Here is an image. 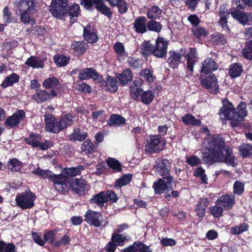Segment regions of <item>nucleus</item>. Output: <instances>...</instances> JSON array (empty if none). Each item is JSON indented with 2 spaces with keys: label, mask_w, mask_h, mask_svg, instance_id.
Segmentation results:
<instances>
[{
  "label": "nucleus",
  "mask_w": 252,
  "mask_h": 252,
  "mask_svg": "<svg viewBox=\"0 0 252 252\" xmlns=\"http://www.w3.org/2000/svg\"><path fill=\"white\" fill-rule=\"evenodd\" d=\"M204 150L208 152H202L203 160L209 164L216 162H224L233 167L236 164L237 159L232 155L231 149L225 145L223 138L218 135H212L204 139L202 143Z\"/></svg>",
  "instance_id": "nucleus-1"
},
{
  "label": "nucleus",
  "mask_w": 252,
  "mask_h": 252,
  "mask_svg": "<svg viewBox=\"0 0 252 252\" xmlns=\"http://www.w3.org/2000/svg\"><path fill=\"white\" fill-rule=\"evenodd\" d=\"M32 173L43 179H48L54 183L55 189L59 192L64 193L66 189L67 178L63 174L55 175L48 170H43L38 167L32 170Z\"/></svg>",
  "instance_id": "nucleus-2"
},
{
  "label": "nucleus",
  "mask_w": 252,
  "mask_h": 252,
  "mask_svg": "<svg viewBox=\"0 0 252 252\" xmlns=\"http://www.w3.org/2000/svg\"><path fill=\"white\" fill-rule=\"evenodd\" d=\"M36 196L30 190L18 193L15 197L17 205L23 210L32 208L34 206Z\"/></svg>",
  "instance_id": "nucleus-3"
},
{
  "label": "nucleus",
  "mask_w": 252,
  "mask_h": 252,
  "mask_svg": "<svg viewBox=\"0 0 252 252\" xmlns=\"http://www.w3.org/2000/svg\"><path fill=\"white\" fill-rule=\"evenodd\" d=\"M68 1V0H52L49 11L53 16L58 19H62L67 14L65 8L67 6Z\"/></svg>",
  "instance_id": "nucleus-4"
},
{
  "label": "nucleus",
  "mask_w": 252,
  "mask_h": 252,
  "mask_svg": "<svg viewBox=\"0 0 252 252\" xmlns=\"http://www.w3.org/2000/svg\"><path fill=\"white\" fill-rule=\"evenodd\" d=\"M163 146L160 135H151L147 140L145 151L147 154L158 153L163 149Z\"/></svg>",
  "instance_id": "nucleus-5"
},
{
  "label": "nucleus",
  "mask_w": 252,
  "mask_h": 252,
  "mask_svg": "<svg viewBox=\"0 0 252 252\" xmlns=\"http://www.w3.org/2000/svg\"><path fill=\"white\" fill-rule=\"evenodd\" d=\"M85 220L91 225L95 227H100L104 221L102 215L91 210L87 211L84 216Z\"/></svg>",
  "instance_id": "nucleus-6"
},
{
  "label": "nucleus",
  "mask_w": 252,
  "mask_h": 252,
  "mask_svg": "<svg viewBox=\"0 0 252 252\" xmlns=\"http://www.w3.org/2000/svg\"><path fill=\"white\" fill-rule=\"evenodd\" d=\"M247 114L246 104L243 102L240 103L237 109L234 110V116L230 122L231 126L236 127L239 126Z\"/></svg>",
  "instance_id": "nucleus-7"
},
{
  "label": "nucleus",
  "mask_w": 252,
  "mask_h": 252,
  "mask_svg": "<svg viewBox=\"0 0 252 252\" xmlns=\"http://www.w3.org/2000/svg\"><path fill=\"white\" fill-rule=\"evenodd\" d=\"M173 183V178L171 176L164 177L159 179L153 185V188L157 194H160L165 190L171 189Z\"/></svg>",
  "instance_id": "nucleus-8"
},
{
  "label": "nucleus",
  "mask_w": 252,
  "mask_h": 252,
  "mask_svg": "<svg viewBox=\"0 0 252 252\" xmlns=\"http://www.w3.org/2000/svg\"><path fill=\"white\" fill-rule=\"evenodd\" d=\"M202 86L213 94H216L219 90V85L215 75H211L205 78H201L200 81Z\"/></svg>",
  "instance_id": "nucleus-9"
},
{
  "label": "nucleus",
  "mask_w": 252,
  "mask_h": 252,
  "mask_svg": "<svg viewBox=\"0 0 252 252\" xmlns=\"http://www.w3.org/2000/svg\"><path fill=\"white\" fill-rule=\"evenodd\" d=\"M168 41L162 37H158L156 40V45L154 47L153 55L158 58H163L167 53Z\"/></svg>",
  "instance_id": "nucleus-10"
},
{
  "label": "nucleus",
  "mask_w": 252,
  "mask_h": 252,
  "mask_svg": "<svg viewBox=\"0 0 252 252\" xmlns=\"http://www.w3.org/2000/svg\"><path fill=\"white\" fill-rule=\"evenodd\" d=\"M223 107L220 109L219 114L222 120H230L234 116V107L233 105L227 100L222 101Z\"/></svg>",
  "instance_id": "nucleus-11"
},
{
  "label": "nucleus",
  "mask_w": 252,
  "mask_h": 252,
  "mask_svg": "<svg viewBox=\"0 0 252 252\" xmlns=\"http://www.w3.org/2000/svg\"><path fill=\"white\" fill-rule=\"evenodd\" d=\"M15 4L20 12L32 13L36 8L35 0H16Z\"/></svg>",
  "instance_id": "nucleus-12"
},
{
  "label": "nucleus",
  "mask_w": 252,
  "mask_h": 252,
  "mask_svg": "<svg viewBox=\"0 0 252 252\" xmlns=\"http://www.w3.org/2000/svg\"><path fill=\"white\" fill-rule=\"evenodd\" d=\"M25 117V112L23 110H18L6 118L5 125L10 128L13 127L17 126Z\"/></svg>",
  "instance_id": "nucleus-13"
},
{
  "label": "nucleus",
  "mask_w": 252,
  "mask_h": 252,
  "mask_svg": "<svg viewBox=\"0 0 252 252\" xmlns=\"http://www.w3.org/2000/svg\"><path fill=\"white\" fill-rule=\"evenodd\" d=\"M155 170L158 175L163 176L168 174L170 164L167 159L158 158L156 161V164L154 166Z\"/></svg>",
  "instance_id": "nucleus-14"
},
{
  "label": "nucleus",
  "mask_w": 252,
  "mask_h": 252,
  "mask_svg": "<svg viewBox=\"0 0 252 252\" xmlns=\"http://www.w3.org/2000/svg\"><path fill=\"white\" fill-rule=\"evenodd\" d=\"M57 94L55 90H52L50 93L45 90H40L32 95V98L38 103L42 102L51 99L56 96Z\"/></svg>",
  "instance_id": "nucleus-15"
},
{
  "label": "nucleus",
  "mask_w": 252,
  "mask_h": 252,
  "mask_svg": "<svg viewBox=\"0 0 252 252\" xmlns=\"http://www.w3.org/2000/svg\"><path fill=\"white\" fill-rule=\"evenodd\" d=\"M45 128L48 132L58 133L60 132L58 126V121L50 114L46 115L44 116Z\"/></svg>",
  "instance_id": "nucleus-16"
},
{
  "label": "nucleus",
  "mask_w": 252,
  "mask_h": 252,
  "mask_svg": "<svg viewBox=\"0 0 252 252\" xmlns=\"http://www.w3.org/2000/svg\"><path fill=\"white\" fill-rule=\"evenodd\" d=\"M71 185L73 190L80 195H84L89 189L86 181L82 179H75Z\"/></svg>",
  "instance_id": "nucleus-17"
},
{
  "label": "nucleus",
  "mask_w": 252,
  "mask_h": 252,
  "mask_svg": "<svg viewBox=\"0 0 252 252\" xmlns=\"http://www.w3.org/2000/svg\"><path fill=\"white\" fill-rule=\"evenodd\" d=\"M231 14L233 18L243 25L252 22V13H246L243 11L236 9L232 11Z\"/></svg>",
  "instance_id": "nucleus-18"
},
{
  "label": "nucleus",
  "mask_w": 252,
  "mask_h": 252,
  "mask_svg": "<svg viewBox=\"0 0 252 252\" xmlns=\"http://www.w3.org/2000/svg\"><path fill=\"white\" fill-rule=\"evenodd\" d=\"M217 200L218 204H220L224 209L228 210L231 209L235 203V198L233 195H223Z\"/></svg>",
  "instance_id": "nucleus-19"
},
{
  "label": "nucleus",
  "mask_w": 252,
  "mask_h": 252,
  "mask_svg": "<svg viewBox=\"0 0 252 252\" xmlns=\"http://www.w3.org/2000/svg\"><path fill=\"white\" fill-rule=\"evenodd\" d=\"M84 38L88 43H93L98 40L96 31L93 26L88 25L84 28Z\"/></svg>",
  "instance_id": "nucleus-20"
},
{
  "label": "nucleus",
  "mask_w": 252,
  "mask_h": 252,
  "mask_svg": "<svg viewBox=\"0 0 252 252\" xmlns=\"http://www.w3.org/2000/svg\"><path fill=\"white\" fill-rule=\"evenodd\" d=\"M187 59V67L191 75L193 71L194 65L197 61V55L195 49L190 48L185 56Z\"/></svg>",
  "instance_id": "nucleus-21"
},
{
  "label": "nucleus",
  "mask_w": 252,
  "mask_h": 252,
  "mask_svg": "<svg viewBox=\"0 0 252 252\" xmlns=\"http://www.w3.org/2000/svg\"><path fill=\"white\" fill-rule=\"evenodd\" d=\"M84 169L83 166H79L77 167H71L64 168L62 173L60 174H63V177L67 178V182L66 183V189H67L68 184L69 183V178L68 176L73 177L79 175L81 171Z\"/></svg>",
  "instance_id": "nucleus-22"
},
{
  "label": "nucleus",
  "mask_w": 252,
  "mask_h": 252,
  "mask_svg": "<svg viewBox=\"0 0 252 252\" xmlns=\"http://www.w3.org/2000/svg\"><path fill=\"white\" fill-rule=\"evenodd\" d=\"M181 55L175 51H170L167 63L170 67L173 68H177L181 63Z\"/></svg>",
  "instance_id": "nucleus-23"
},
{
  "label": "nucleus",
  "mask_w": 252,
  "mask_h": 252,
  "mask_svg": "<svg viewBox=\"0 0 252 252\" xmlns=\"http://www.w3.org/2000/svg\"><path fill=\"white\" fill-rule=\"evenodd\" d=\"M79 78L81 80H86L88 78L97 80L98 79V74L94 69L86 68L79 71Z\"/></svg>",
  "instance_id": "nucleus-24"
},
{
  "label": "nucleus",
  "mask_w": 252,
  "mask_h": 252,
  "mask_svg": "<svg viewBox=\"0 0 252 252\" xmlns=\"http://www.w3.org/2000/svg\"><path fill=\"white\" fill-rule=\"evenodd\" d=\"M74 119V117L70 114H67L61 117L60 120L58 121L60 131L72 125L73 123Z\"/></svg>",
  "instance_id": "nucleus-25"
},
{
  "label": "nucleus",
  "mask_w": 252,
  "mask_h": 252,
  "mask_svg": "<svg viewBox=\"0 0 252 252\" xmlns=\"http://www.w3.org/2000/svg\"><path fill=\"white\" fill-rule=\"evenodd\" d=\"M135 31L139 33H143L147 31L146 19L141 16L137 18L133 24Z\"/></svg>",
  "instance_id": "nucleus-26"
},
{
  "label": "nucleus",
  "mask_w": 252,
  "mask_h": 252,
  "mask_svg": "<svg viewBox=\"0 0 252 252\" xmlns=\"http://www.w3.org/2000/svg\"><path fill=\"white\" fill-rule=\"evenodd\" d=\"M217 69V66L214 60L212 58H208L203 62L201 71L205 74H207Z\"/></svg>",
  "instance_id": "nucleus-27"
},
{
  "label": "nucleus",
  "mask_w": 252,
  "mask_h": 252,
  "mask_svg": "<svg viewBox=\"0 0 252 252\" xmlns=\"http://www.w3.org/2000/svg\"><path fill=\"white\" fill-rule=\"evenodd\" d=\"M25 64L32 68H43L44 66V61L40 58L31 56L27 59Z\"/></svg>",
  "instance_id": "nucleus-28"
},
{
  "label": "nucleus",
  "mask_w": 252,
  "mask_h": 252,
  "mask_svg": "<svg viewBox=\"0 0 252 252\" xmlns=\"http://www.w3.org/2000/svg\"><path fill=\"white\" fill-rule=\"evenodd\" d=\"M219 14L220 16V19L219 21L220 25L223 29L225 30H228L227 27V17L229 14V12L227 11L225 7L223 6H221L219 8Z\"/></svg>",
  "instance_id": "nucleus-29"
},
{
  "label": "nucleus",
  "mask_w": 252,
  "mask_h": 252,
  "mask_svg": "<svg viewBox=\"0 0 252 252\" xmlns=\"http://www.w3.org/2000/svg\"><path fill=\"white\" fill-rule=\"evenodd\" d=\"M208 205V201L207 198H201L195 208L196 215L199 218H202L205 214V209Z\"/></svg>",
  "instance_id": "nucleus-30"
},
{
  "label": "nucleus",
  "mask_w": 252,
  "mask_h": 252,
  "mask_svg": "<svg viewBox=\"0 0 252 252\" xmlns=\"http://www.w3.org/2000/svg\"><path fill=\"white\" fill-rule=\"evenodd\" d=\"M19 76L15 73H12L7 76L1 84V87L6 88L8 87L12 86L14 84L17 83L19 80Z\"/></svg>",
  "instance_id": "nucleus-31"
},
{
  "label": "nucleus",
  "mask_w": 252,
  "mask_h": 252,
  "mask_svg": "<svg viewBox=\"0 0 252 252\" xmlns=\"http://www.w3.org/2000/svg\"><path fill=\"white\" fill-rule=\"evenodd\" d=\"M70 57L63 54H57L54 57L53 60L57 66L63 67L67 65L70 62Z\"/></svg>",
  "instance_id": "nucleus-32"
},
{
  "label": "nucleus",
  "mask_w": 252,
  "mask_h": 252,
  "mask_svg": "<svg viewBox=\"0 0 252 252\" xmlns=\"http://www.w3.org/2000/svg\"><path fill=\"white\" fill-rule=\"evenodd\" d=\"M126 122L125 119L118 114L112 115L107 121V125L109 126H120Z\"/></svg>",
  "instance_id": "nucleus-33"
},
{
  "label": "nucleus",
  "mask_w": 252,
  "mask_h": 252,
  "mask_svg": "<svg viewBox=\"0 0 252 252\" xmlns=\"http://www.w3.org/2000/svg\"><path fill=\"white\" fill-rule=\"evenodd\" d=\"M243 71L242 66L240 64L235 63L230 65L228 73L231 78H236L240 76Z\"/></svg>",
  "instance_id": "nucleus-34"
},
{
  "label": "nucleus",
  "mask_w": 252,
  "mask_h": 252,
  "mask_svg": "<svg viewBox=\"0 0 252 252\" xmlns=\"http://www.w3.org/2000/svg\"><path fill=\"white\" fill-rule=\"evenodd\" d=\"M116 77L121 84L126 85L132 79L131 71L129 69H125L122 73L117 74Z\"/></svg>",
  "instance_id": "nucleus-35"
},
{
  "label": "nucleus",
  "mask_w": 252,
  "mask_h": 252,
  "mask_svg": "<svg viewBox=\"0 0 252 252\" xmlns=\"http://www.w3.org/2000/svg\"><path fill=\"white\" fill-rule=\"evenodd\" d=\"M59 85V81L55 77L51 76L45 79L42 83L43 87L47 89L55 90Z\"/></svg>",
  "instance_id": "nucleus-36"
},
{
  "label": "nucleus",
  "mask_w": 252,
  "mask_h": 252,
  "mask_svg": "<svg viewBox=\"0 0 252 252\" xmlns=\"http://www.w3.org/2000/svg\"><path fill=\"white\" fill-rule=\"evenodd\" d=\"M106 89L110 92H115L118 88V82L112 76H108L106 81Z\"/></svg>",
  "instance_id": "nucleus-37"
},
{
  "label": "nucleus",
  "mask_w": 252,
  "mask_h": 252,
  "mask_svg": "<svg viewBox=\"0 0 252 252\" xmlns=\"http://www.w3.org/2000/svg\"><path fill=\"white\" fill-rule=\"evenodd\" d=\"M91 200L98 207L102 208L104 206V204L107 201V198L104 192H100L94 196Z\"/></svg>",
  "instance_id": "nucleus-38"
},
{
  "label": "nucleus",
  "mask_w": 252,
  "mask_h": 252,
  "mask_svg": "<svg viewBox=\"0 0 252 252\" xmlns=\"http://www.w3.org/2000/svg\"><path fill=\"white\" fill-rule=\"evenodd\" d=\"M106 163L108 166L115 172H120L122 171V164L116 159L113 158H109L106 160Z\"/></svg>",
  "instance_id": "nucleus-39"
},
{
  "label": "nucleus",
  "mask_w": 252,
  "mask_h": 252,
  "mask_svg": "<svg viewBox=\"0 0 252 252\" xmlns=\"http://www.w3.org/2000/svg\"><path fill=\"white\" fill-rule=\"evenodd\" d=\"M80 13V6L77 4L72 5L69 7L68 14L71 23H74L77 19Z\"/></svg>",
  "instance_id": "nucleus-40"
},
{
  "label": "nucleus",
  "mask_w": 252,
  "mask_h": 252,
  "mask_svg": "<svg viewBox=\"0 0 252 252\" xmlns=\"http://www.w3.org/2000/svg\"><path fill=\"white\" fill-rule=\"evenodd\" d=\"M154 47L149 41L143 42L140 47L141 53L145 56L153 54Z\"/></svg>",
  "instance_id": "nucleus-41"
},
{
  "label": "nucleus",
  "mask_w": 252,
  "mask_h": 252,
  "mask_svg": "<svg viewBox=\"0 0 252 252\" xmlns=\"http://www.w3.org/2000/svg\"><path fill=\"white\" fill-rule=\"evenodd\" d=\"M183 122L186 125L193 126H200L201 122L199 120L196 119L194 116L190 114H187L182 118Z\"/></svg>",
  "instance_id": "nucleus-42"
},
{
  "label": "nucleus",
  "mask_w": 252,
  "mask_h": 252,
  "mask_svg": "<svg viewBox=\"0 0 252 252\" xmlns=\"http://www.w3.org/2000/svg\"><path fill=\"white\" fill-rule=\"evenodd\" d=\"M0 252H17V250L13 243L0 241Z\"/></svg>",
  "instance_id": "nucleus-43"
},
{
  "label": "nucleus",
  "mask_w": 252,
  "mask_h": 252,
  "mask_svg": "<svg viewBox=\"0 0 252 252\" xmlns=\"http://www.w3.org/2000/svg\"><path fill=\"white\" fill-rule=\"evenodd\" d=\"M40 140V135L35 134H31L28 138H26L27 143L34 148L39 146Z\"/></svg>",
  "instance_id": "nucleus-44"
},
{
  "label": "nucleus",
  "mask_w": 252,
  "mask_h": 252,
  "mask_svg": "<svg viewBox=\"0 0 252 252\" xmlns=\"http://www.w3.org/2000/svg\"><path fill=\"white\" fill-rule=\"evenodd\" d=\"M161 15V10L157 6H152L147 12V16L149 18L155 19L159 18Z\"/></svg>",
  "instance_id": "nucleus-45"
},
{
  "label": "nucleus",
  "mask_w": 252,
  "mask_h": 252,
  "mask_svg": "<svg viewBox=\"0 0 252 252\" xmlns=\"http://www.w3.org/2000/svg\"><path fill=\"white\" fill-rule=\"evenodd\" d=\"M87 133L85 132H81L79 129H75L74 132L69 136V139L72 141H82L87 137Z\"/></svg>",
  "instance_id": "nucleus-46"
},
{
  "label": "nucleus",
  "mask_w": 252,
  "mask_h": 252,
  "mask_svg": "<svg viewBox=\"0 0 252 252\" xmlns=\"http://www.w3.org/2000/svg\"><path fill=\"white\" fill-rule=\"evenodd\" d=\"M155 97L154 93L151 90L143 92L141 94V101L145 104H149Z\"/></svg>",
  "instance_id": "nucleus-47"
},
{
  "label": "nucleus",
  "mask_w": 252,
  "mask_h": 252,
  "mask_svg": "<svg viewBox=\"0 0 252 252\" xmlns=\"http://www.w3.org/2000/svg\"><path fill=\"white\" fill-rule=\"evenodd\" d=\"M238 149L240 155L244 158L252 155V145L249 144H243L240 145Z\"/></svg>",
  "instance_id": "nucleus-48"
},
{
  "label": "nucleus",
  "mask_w": 252,
  "mask_h": 252,
  "mask_svg": "<svg viewBox=\"0 0 252 252\" xmlns=\"http://www.w3.org/2000/svg\"><path fill=\"white\" fill-rule=\"evenodd\" d=\"M87 46L85 42L80 41L73 42L71 47L77 54H82L85 52Z\"/></svg>",
  "instance_id": "nucleus-49"
},
{
  "label": "nucleus",
  "mask_w": 252,
  "mask_h": 252,
  "mask_svg": "<svg viewBox=\"0 0 252 252\" xmlns=\"http://www.w3.org/2000/svg\"><path fill=\"white\" fill-rule=\"evenodd\" d=\"M126 240H127V238L123 234L114 232L112 235L111 241L117 246H123Z\"/></svg>",
  "instance_id": "nucleus-50"
},
{
  "label": "nucleus",
  "mask_w": 252,
  "mask_h": 252,
  "mask_svg": "<svg viewBox=\"0 0 252 252\" xmlns=\"http://www.w3.org/2000/svg\"><path fill=\"white\" fill-rule=\"evenodd\" d=\"M102 0H99L96 5L95 7L102 14L105 15L108 17H110L112 16V12L110 10V9L107 7L102 2Z\"/></svg>",
  "instance_id": "nucleus-51"
},
{
  "label": "nucleus",
  "mask_w": 252,
  "mask_h": 252,
  "mask_svg": "<svg viewBox=\"0 0 252 252\" xmlns=\"http://www.w3.org/2000/svg\"><path fill=\"white\" fill-rule=\"evenodd\" d=\"M132 176L131 175H125L120 179H117L115 183V187H121L127 185L131 181Z\"/></svg>",
  "instance_id": "nucleus-52"
},
{
  "label": "nucleus",
  "mask_w": 252,
  "mask_h": 252,
  "mask_svg": "<svg viewBox=\"0 0 252 252\" xmlns=\"http://www.w3.org/2000/svg\"><path fill=\"white\" fill-rule=\"evenodd\" d=\"M249 228V225L245 223H243L238 225L231 227V232L234 235H239L246 231Z\"/></svg>",
  "instance_id": "nucleus-53"
},
{
  "label": "nucleus",
  "mask_w": 252,
  "mask_h": 252,
  "mask_svg": "<svg viewBox=\"0 0 252 252\" xmlns=\"http://www.w3.org/2000/svg\"><path fill=\"white\" fill-rule=\"evenodd\" d=\"M210 211L211 214L215 218H220L222 215L223 208L220 204H217V200L216 202L215 206L210 208Z\"/></svg>",
  "instance_id": "nucleus-54"
},
{
  "label": "nucleus",
  "mask_w": 252,
  "mask_h": 252,
  "mask_svg": "<svg viewBox=\"0 0 252 252\" xmlns=\"http://www.w3.org/2000/svg\"><path fill=\"white\" fill-rule=\"evenodd\" d=\"M242 54L243 57L248 60H252V41L248 42L243 49Z\"/></svg>",
  "instance_id": "nucleus-55"
},
{
  "label": "nucleus",
  "mask_w": 252,
  "mask_h": 252,
  "mask_svg": "<svg viewBox=\"0 0 252 252\" xmlns=\"http://www.w3.org/2000/svg\"><path fill=\"white\" fill-rule=\"evenodd\" d=\"M140 75L146 80L148 83L153 82L155 76L153 75V72L152 70L148 68L144 69L141 71Z\"/></svg>",
  "instance_id": "nucleus-56"
},
{
  "label": "nucleus",
  "mask_w": 252,
  "mask_h": 252,
  "mask_svg": "<svg viewBox=\"0 0 252 252\" xmlns=\"http://www.w3.org/2000/svg\"><path fill=\"white\" fill-rule=\"evenodd\" d=\"M57 234V230L48 231L44 234L45 242L46 241L54 245Z\"/></svg>",
  "instance_id": "nucleus-57"
},
{
  "label": "nucleus",
  "mask_w": 252,
  "mask_h": 252,
  "mask_svg": "<svg viewBox=\"0 0 252 252\" xmlns=\"http://www.w3.org/2000/svg\"><path fill=\"white\" fill-rule=\"evenodd\" d=\"M8 167L12 171H19L22 167L21 162L16 158L9 160Z\"/></svg>",
  "instance_id": "nucleus-58"
},
{
  "label": "nucleus",
  "mask_w": 252,
  "mask_h": 252,
  "mask_svg": "<svg viewBox=\"0 0 252 252\" xmlns=\"http://www.w3.org/2000/svg\"><path fill=\"white\" fill-rule=\"evenodd\" d=\"M186 161L192 167L197 166L201 163V159L195 155L187 157Z\"/></svg>",
  "instance_id": "nucleus-59"
},
{
  "label": "nucleus",
  "mask_w": 252,
  "mask_h": 252,
  "mask_svg": "<svg viewBox=\"0 0 252 252\" xmlns=\"http://www.w3.org/2000/svg\"><path fill=\"white\" fill-rule=\"evenodd\" d=\"M192 32L194 35L197 38L205 36L208 34V32L201 27H195L192 29Z\"/></svg>",
  "instance_id": "nucleus-60"
},
{
  "label": "nucleus",
  "mask_w": 252,
  "mask_h": 252,
  "mask_svg": "<svg viewBox=\"0 0 252 252\" xmlns=\"http://www.w3.org/2000/svg\"><path fill=\"white\" fill-rule=\"evenodd\" d=\"M147 28L150 31L159 32L161 29V25L158 22L151 20L147 24Z\"/></svg>",
  "instance_id": "nucleus-61"
},
{
  "label": "nucleus",
  "mask_w": 252,
  "mask_h": 252,
  "mask_svg": "<svg viewBox=\"0 0 252 252\" xmlns=\"http://www.w3.org/2000/svg\"><path fill=\"white\" fill-rule=\"evenodd\" d=\"M211 39L213 42L218 44L223 45L226 42L225 37L219 33L213 34L211 36Z\"/></svg>",
  "instance_id": "nucleus-62"
},
{
  "label": "nucleus",
  "mask_w": 252,
  "mask_h": 252,
  "mask_svg": "<svg viewBox=\"0 0 252 252\" xmlns=\"http://www.w3.org/2000/svg\"><path fill=\"white\" fill-rule=\"evenodd\" d=\"M244 190V183L239 181L235 182L233 186V192L235 194L240 195Z\"/></svg>",
  "instance_id": "nucleus-63"
},
{
  "label": "nucleus",
  "mask_w": 252,
  "mask_h": 252,
  "mask_svg": "<svg viewBox=\"0 0 252 252\" xmlns=\"http://www.w3.org/2000/svg\"><path fill=\"white\" fill-rule=\"evenodd\" d=\"M3 20L6 23H10L13 21V18L12 14L7 6L3 9Z\"/></svg>",
  "instance_id": "nucleus-64"
}]
</instances>
